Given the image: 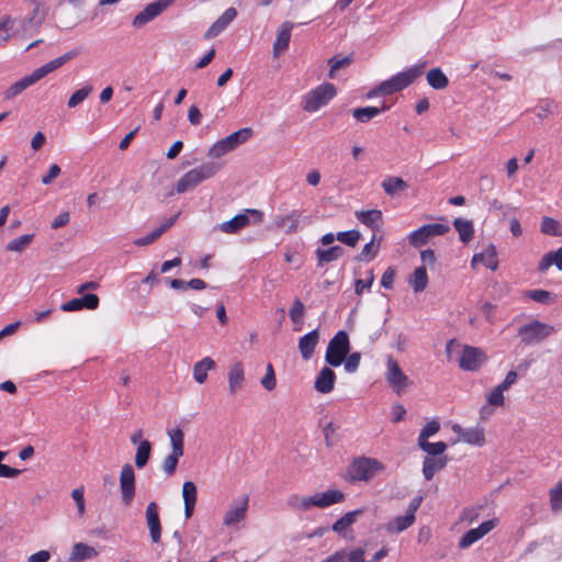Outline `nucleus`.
<instances>
[{"mask_svg":"<svg viewBox=\"0 0 562 562\" xmlns=\"http://www.w3.org/2000/svg\"><path fill=\"white\" fill-rule=\"evenodd\" d=\"M215 368V361L211 357H204L193 366V378L199 384H203L207 379V371Z\"/></svg>","mask_w":562,"mask_h":562,"instance_id":"obj_35","label":"nucleus"},{"mask_svg":"<svg viewBox=\"0 0 562 562\" xmlns=\"http://www.w3.org/2000/svg\"><path fill=\"white\" fill-rule=\"evenodd\" d=\"M504 392L505 391H503L501 387L496 386L492 392L487 394V404L492 406H503L505 401Z\"/></svg>","mask_w":562,"mask_h":562,"instance_id":"obj_60","label":"nucleus"},{"mask_svg":"<svg viewBox=\"0 0 562 562\" xmlns=\"http://www.w3.org/2000/svg\"><path fill=\"white\" fill-rule=\"evenodd\" d=\"M176 0H156L138 12L132 22L134 27H143L166 11Z\"/></svg>","mask_w":562,"mask_h":562,"instance_id":"obj_11","label":"nucleus"},{"mask_svg":"<svg viewBox=\"0 0 562 562\" xmlns=\"http://www.w3.org/2000/svg\"><path fill=\"white\" fill-rule=\"evenodd\" d=\"M351 63V58L350 57H344V58H337V57H333L328 60V64L330 66V69H329V78L334 79L335 76H336V71L339 70L340 68H344L348 65H350Z\"/></svg>","mask_w":562,"mask_h":562,"instance_id":"obj_58","label":"nucleus"},{"mask_svg":"<svg viewBox=\"0 0 562 562\" xmlns=\"http://www.w3.org/2000/svg\"><path fill=\"white\" fill-rule=\"evenodd\" d=\"M380 241L381 238H376V235L373 234L371 240L363 246L362 251L356 257V259L358 261L373 260L378 255Z\"/></svg>","mask_w":562,"mask_h":562,"instance_id":"obj_45","label":"nucleus"},{"mask_svg":"<svg viewBox=\"0 0 562 562\" xmlns=\"http://www.w3.org/2000/svg\"><path fill=\"white\" fill-rule=\"evenodd\" d=\"M182 497L184 503V516L191 518L196 503V486L193 482L187 481L182 485Z\"/></svg>","mask_w":562,"mask_h":562,"instance_id":"obj_31","label":"nucleus"},{"mask_svg":"<svg viewBox=\"0 0 562 562\" xmlns=\"http://www.w3.org/2000/svg\"><path fill=\"white\" fill-rule=\"evenodd\" d=\"M360 360H361V355L359 352H353L350 355L348 353V356L346 357L345 370L348 373L356 372L359 368Z\"/></svg>","mask_w":562,"mask_h":562,"instance_id":"obj_62","label":"nucleus"},{"mask_svg":"<svg viewBox=\"0 0 562 562\" xmlns=\"http://www.w3.org/2000/svg\"><path fill=\"white\" fill-rule=\"evenodd\" d=\"M497 525V519L483 521L479 527L468 530L459 540L460 549H468L473 543L491 532Z\"/></svg>","mask_w":562,"mask_h":562,"instance_id":"obj_15","label":"nucleus"},{"mask_svg":"<svg viewBox=\"0 0 562 562\" xmlns=\"http://www.w3.org/2000/svg\"><path fill=\"white\" fill-rule=\"evenodd\" d=\"M98 555L99 552L94 547L88 546L83 542H77L72 546L68 562H83L86 560L94 559Z\"/></svg>","mask_w":562,"mask_h":562,"instance_id":"obj_28","label":"nucleus"},{"mask_svg":"<svg viewBox=\"0 0 562 562\" xmlns=\"http://www.w3.org/2000/svg\"><path fill=\"white\" fill-rule=\"evenodd\" d=\"M288 506L295 510L306 512L314 507V495L308 497H302L297 494H292L288 498Z\"/></svg>","mask_w":562,"mask_h":562,"instance_id":"obj_46","label":"nucleus"},{"mask_svg":"<svg viewBox=\"0 0 562 562\" xmlns=\"http://www.w3.org/2000/svg\"><path fill=\"white\" fill-rule=\"evenodd\" d=\"M425 66H426L425 63L419 64V65H414V66L407 68L406 70L392 76V78L394 79V81L397 86V89H400V91H402L403 89L411 86L418 77H420L423 75Z\"/></svg>","mask_w":562,"mask_h":562,"instance_id":"obj_23","label":"nucleus"},{"mask_svg":"<svg viewBox=\"0 0 562 562\" xmlns=\"http://www.w3.org/2000/svg\"><path fill=\"white\" fill-rule=\"evenodd\" d=\"M120 490L122 502L125 505H130L135 496V473L130 463L122 467L120 473Z\"/></svg>","mask_w":562,"mask_h":562,"instance_id":"obj_14","label":"nucleus"},{"mask_svg":"<svg viewBox=\"0 0 562 562\" xmlns=\"http://www.w3.org/2000/svg\"><path fill=\"white\" fill-rule=\"evenodd\" d=\"M318 339L319 334L317 329L307 333L299 339V350L304 360H310L313 357Z\"/></svg>","mask_w":562,"mask_h":562,"instance_id":"obj_29","label":"nucleus"},{"mask_svg":"<svg viewBox=\"0 0 562 562\" xmlns=\"http://www.w3.org/2000/svg\"><path fill=\"white\" fill-rule=\"evenodd\" d=\"M161 235L162 234L159 232V229L156 228L148 235L135 239L134 245L139 246V247L147 246V245L154 243L155 240H157Z\"/></svg>","mask_w":562,"mask_h":562,"instance_id":"obj_64","label":"nucleus"},{"mask_svg":"<svg viewBox=\"0 0 562 562\" xmlns=\"http://www.w3.org/2000/svg\"><path fill=\"white\" fill-rule=\"evenodd\" d=\"M92 90H93V87L91 85H87V86L78 89L70 95V98L68 99L67 105L69 108H76L77 105H79L81 102H83L88 98V95L92 92Z\"/></svg>","mask_w":562,"mask_h":562,"instance_id":"obj_51","label":"nucleus"},{"mask_svg":"<svg viewBox=\"0 0 562 562\" xmlns=\"http://www.w3.org/2000/svg\"><path fill=\"white\" fill-rule=\"evenodd\" d=\"M263 389L267 391H272L276 387V375L272 364L267 366V371L265 376L260 381Z\"/></svg>","mask_w":562,"mask_h":562,"instance_id":"obj_61","label":"nucleus"},{"mask_svg":"<svg viewBox=\"0 0 562 562\" xmlns=\"http://www.w3.org/2000/svg\"><path fill=\"white\" fill-rule=\"evenodd\" d=\"M419 448L430 456H440L447 450V443L443 441L429 442L428 440L418 441Z\"/></svg>","mask_w":562,"mask_h":562,"instance_id":"obj_50","label":"nucleus"},{"mask_svg":"<svg viewBox=\"0 0 562 562\" xmlns=\"http://www.w3.org/2000/svg\"><path fill=\"white\" fill-rule=\"evenodd\" d=\"M37 82V79L34 77L33 72L21 78L20 80L15 81L11 86H9L3 92L2 97L4 100H12L20 95L24 90H26L29 87L35 85Z\"/></svg>","mask_w":562,"mask_h":562,"instance_id":"obj_26","label":"nucleus"},{"mask_svg":"<svg viewBox=\"0 0 562 562\" xmlns=\"http://www.w3.org/2000/svg\"><path fill=\"white\" fill-rule=\"evenodd\" d=\"M558 105L554 101L544 99L540 100L538 105L536 106L537 116L539 119L546 117L548 114L553 113L557 110Z\"/></svg>","mask_w":562,"mask_h":562,"instance_id":"obj_55","label":"nucleus"},{"mask_svg":"<svg viewBox=\"0 0 562 562\" xmlns=\"http://www.w3.org/2000/svg\"><path fill=\"white\" fill-rule=\"evenodd\" d=\"M426 79L428 85L436 90H442L449 85L448 77L439 67L430 69L426 75Z\"/></svg>","mask_w":562,"mask_h":562,"instance_id":"obj_41","label":"nucleus"},{"mask_svg":"<svg viewBox=\"0 0 562 562\" xmlns=\"http://www.w3.org/2000/svg\"><path fill=\"white\" fill-rule=\"evenodd\" d=\"M383 191L393 196L398 192L405 191L408 188V184L401 177L387 176L381 183Z\"/></svg>","mask_w":562,"mask_h":562,"instance_id":"obj_39","label":"nucleus"},{"mask_svg":"<svg viewBox=\"0 0 562 562\" xmlns=\"http://www.w3.org/2000/svg\"><path fill=\"white\" fill-rule=\"evenodd\" d=\"M408 283L415 293L423 292L428 284L426 266L417 267L409 276Z\"/></svg>","mask_w":562,"mask_h":562,"instance_id":"obj_37","label":"nucleus"},{"mask_svg":"<svg viewBox=\"0 0 562 562\" xmlns=\"http://www.w3.org/2000/svg\"><path fill=\"white\" fill-rule=\"evenodd\" d=\"M355 215L360 223L372 231L380 229L382 222V212L380 210L357 211Z\"/></svg>","mask_w":562,"mask_h":562,"instance_id":"obj_32","label":"nucleus"},{"mask_svg":"<svg viewBox=\"0 0 562 562\" xmlns=\"http://www.w3.org/2000/svg\"><path fill=\"white\" fill-rule=\"evenodd\" d=\"M146 522L149 529L150 539L154 543H158L161 538V524L158 513V506L155 502H150L146 507Z\"/></svg>","mask_w":562,"mask_h":562,"instance_id":"obj_17","label":"nucleus"},{"mask_svg":"<svg viewBox=\"0 0 562 562\" xmlns=\"http://www.w3.org/2000/svg\"><path fill=\"white\" fill-rule=\"evenodd\" d=\"M36 11L37 10L34 11V16L29 20H13L10 18V23H7L5 27L0 31V47L3 46L11 37L26 32L29 26L33 24Z\"/></svg>","mask_w":562,"mask_h":562,"instance_id":"obj_16","label":"nucleus"},{"mask_svg":"<svg viewBox=\"0 0 562 562\" xmlns=\"http://www.w3.org/2000/svg\"><path fill=\"white\" fill-rule=\"evenodd\" d=\"M150 453L151 443L148 440L140 441L135 454V465L137 469H143L147 464Z\"/></svg>","mask_w":562,"mask_h":562,"instance_id":"obj_47","label":"nucleus"},{"mask_svg":"<svg viewBox=\"0 0 562 562\" xmlns=\"http://www.w3.org/2000/svg\"><path fill=\"white\" fill-rule=\"evenodd\" d=\"M263 213L257 209H246L229 221L220 224L218 228L225 234H236L251 224H261Z\"/></svg>","mask_w":562,"mask_h":562,"instance_id":"obj_8","label":"nucleus"},{"mask_svg":"<svg viewBox=\"0 0 562 562\" xmlns=\"http://www.w3.org/2000/svg\"><path fill=\"white\" fill-rule=\"evenodd\" d=\"M525 296L535 302L546 304V305L553 303L554 297H555V295L553 293H551L547 290H540V289L528 290L525 292Z\"/></svg>","mask_w":562,"mask_h":562,"instance_id":"obj_49","label":"nucleus"},{"mask_svg":"<svg viewBox=\"0 0 562 562\" xmlns=\"http://www.w3.org/2000/svg\"><path fill=\"white\" fill-rule=\"evenodd\" d=\"M335 381V372L330 368L324 367L316 376L314 387L319 393L327 394L334 390Z\"/></svg>","mask_w":562,"mask_h":562,"instance_id":"obj_27","label":"nucleus"},{"mask_svg":"<svg viewBox=\"0 0 562 562\" xmlns=\"http://www.w3.org/2000/svg\"><path fill=\"white\" fill-rule=\"evenodd\" d=\"M485 360L486 356L480 348L464 345L458 359V363L464 371H476Z\"/></svg>","mask_w":562,"mask_h":562,"instance_id":"obj_13","label":"nucleus"},{"mask_svg":"<svg viewBox=\"0 0 562 562\" xmlns=\"http://www.w3.org/2000/svg\"><path fill=\"white\" fill-rule=\"evenodd\" d=\"M363 513V509H356L346 513L333 525V530L339 535H341L348 527H350L356 520L357 517Z\"/></svg>","mask_w":562,"mask_h":562,"instance_id":"obj_43","label":"nucleus"},{"mask_svg":"<svg viewBox=\"0 0 562 562\" xmlns=\"http://www.w3.org/2000/svg\"><path fill=\"white\" fill-rule=\"evenodd\" d=\"M293 26L294 24L290 21H285L279 26L273 42V57H279L289 48Z\"/></svg>","mask_w":562,"mask_h":562,"instance_id":"obj_19","label":"nucleus"},{"mask_svg":"<svg viewBox=\"0 0 562 562\" xmlns=\"http://www.w3.org/2000/svg\"><path fill=\"white\" fill-rule=\"evenodd\" d=\"M416 516L405 513L403 516H397L385 526V530L390 533H400L408 529L415 522Z\"/></svg>","mask_w":562,"mask_h":562,"instance_id":"obj_33","label":"nucleus"},{"mask_svg":"<svg viewBox=\"0 0 562 562\" xmlns=\"http://www.w3.org/2000/svg\"><path fill=\"white\" fill-rule=\"evenodd\" d=\"M99 306V297L95 294H85L82 297L72 299L61 304L60 310L64 312H76L83 308L95 310Z\"/></svg>","mask_w":562,"mask_h":562,"instance_id":"obj_22","label":"nucleus"},{"mask_svg":"<svg viewBox=\"0 0 562 562\" xmlns=\"http://www.w3.org/2000/svg\"><path fill=\"white\" fill-rule=\"evenodd\" d=\"M304 311H305L304 304L301 302L300 299H295L293 301V304H292L290 311H289V316H290L291 321L294 324L302 323L303 316H304Z\"/></svg>","mask_w":562,"mask_h":562,"instance_id":"obj_54","label":"nucleus"},{"mask_svg":"<svg viewBox=\"0 0 562 562\" xmlns=\"http://www.w3.org/2000/svg\"><path fill=\"white\" fill-rule=\"evenodd\" d=\"M252 136V130L249 127L240 128L228 136L217 140L207 151V157L218 159L224 155L235 150L238 146L245 144Z\"/></svg>","mask_w":562,"mask_h":562,"instance_id":"obj_3","label":"nucleus"},{"mask_svg":"<svg viewBox=\"0 0 562 562\" xmlns=\"http://www.w3.org/2000/svg\"><path fill=\"white\" fill-rule=\"evenodd\" d=\"M453 226L456 231L459 233V237L462 243L468 244L470 240H472L474 236V228L471 221L456 218L453 221Z\"/></svg>","mask_w":562,"mask_h":562,"instance_id":"obj_42","label":"nucleus"},{"mask_svg":"<svg viewBox=\"0 0 562 562\" xmlns=\"http://www.w3.org/2000/svg\"><path fill=\"white\" fill-rule=\"evenodd\" d=\"M345 499V494L339 490H328L324 493L314 494V506L326 508L334 504L341 503Z\"/></svg>","mask_w":562,"mask_h":562,"instance_id":"obj_30","label":"nucleus"},{"mask_svg":"<svg viewBox=\"0 0 562 562\" xmlns=\"http://www.w3.org/2000/svg\"><path fill=\"white\" fill-rule=\"evenodd\" d=\"M384 378L396 395H402L412 384L409 378L403 372L398 362L391 355L386 357Z\"/></svg>","mask_w":562,"mask_h":562,"instance_id":"obj_7","label":"nucleus"},{"mask_svg":"<svg viewBox=\"0 0 562 562\" xmlns=\"http://www.w3.org/2000/svg\"><path fill=\"white\" fill-rule=\"evenodd\" d=\"M77 55V52L71 50L68 52L55 59H52L50 61L44 64L43 66L36 68L33 70L34 77L40 81L48 74L53 72L54 70L58 69L63 65H65L68 60L72 59Z\"/></svg>","mask_w":562,"mask_h":562,"instance_id":"obj_24","label":"nucleus"},{"mask_svg":"<svg viewBox=\"0 0 562 562\" xmlns=\"http://www.w3.org/2000/svg\"><path fill=\"white\" fill-rule=\"evenodd\" d=\"M552 266L562 270V246L555 251L546 254L538 263V270L543 273Z\"/></svg>","mask_w":562,"mask_h":562,"instance_id":"obj_40","label":"nucleus"},{"mask_svg":"<svg viewBox=\"0 0 562 562\" xmlns=\"http://www.w3.org/2000/svg\"><path fill=\"white\" fill-rule=\"evenodd\" d=\"M237 16L235 8L226 9L223 14L207 29L204 38L210 40L221 34Z\"/></svg>","mask_w":562,"mask_h":562,"instance_id":"obj_21","label":"nucleus"},{"mask_svg":"<svg viewBox=\"0 0 562 562\" xmlns=\"http://www.w3.org/2000/svg\"><path fill=\"white\" fill-rule=\"evenodd\" d=\"M550 505L553 512L562 509V483L557 484L550 491Z\"/></svg>","mask_w":562,"mask_h":562,"instance_id":"obj_56","label":"nucleus"},{"mask_svg":"<svg viewBox=\"0 0 562 562\" xmlns=\"http://www.w3.org/2000/svg\"><path fill=\"white\" fill-rule=\"evenodd\" d=\"M34 239V234H24L10 240L7 245V250L14 252L24 251Z\"/></svg>","mask_w":562,"mask_h":562,"instance_id":"obj_48","label":"nucleus"},{"mask_svg":"<svg viewBox=\"0 0 562 562\" xmlns=\"http://www.w3.org/2000/svg\"><path fill=\"white\" fill-rule=\"evenodd\" d=\"M384 464L374 458L360 457L352 460L348 467V477L351 482L372 480L379 472L384 470Z\"/></svg>","mask_w":562,"mask_h":562,"instance_id":"obj_2","label":"nucleus"},{"mask_svg":"<svg viewBox=\"0 0 562 562\" xmlns=\"http://www.w3.org/2000/svg\"><path fill=\"white\" fill-rule=\"evenodd\" d=\"M71 497L75 501L79 516H83L85 514V498H83V487H77L71 492Z\"/></svg>","mask_w":562,"mask_h":562,"instance_id":"obj_63","label":"nucleus"},{"mask_svg":"<svg viewBox=\"0 0 562 562\" xmlns=\"http://www.w3.org/2000/svg\"><path fill=\"white\" fill-rule=\"evenodd\" d=\"M540 229L543 234L551 236H559L562 234L560 223L552 217H543Z\"/></svg>","mask_w":562,"mask_h":562,"instance_id":"obj_52","label":"nucleus"},{"mask_svg":"<svg viewBox=\"0 0 562 562\" xmlns=\"http://www.w3.org/2000/svg\"><path fill=\"white\" fill-rule=\"evenodd\" d=\"M374 282L373 270L368 271V278L366 280L358 279L355 282V292L357 295H362L364 290H370Z\"/></svg>","mask_w":562,"mask_h":562,"instance_id":"obj_59","label":"nucleus"},{"mask_svg":"<svg viewBox=\"0 0 562 562\" xmlns=\"http://www.w3.org/2000/svg\"><path fill=\"white\" fill-rule=\"evenodd\" d=\"M350 351L348 334L339 330L328 342L325 360L331 367H339Z\"/></svg>","mask_w":562,"mask_h":562,"instance_id":"obj_6","label":"nucleus"},{"mask_svg":"<svg viewBox=\"0 0 562 562\" xmlns=\"http://www.w3.org/2000/svg\"><path fill=\"white\" fill-rule=\"evenodd\" d=\"M447 465V457L438 459L425 458L423 462V474L425 480L430 481L436 472L442 470Z\"/></svg>","mask_w":562,"mask_h":562,"instance_id":"obj_38","label":"nucleus"},{"mask_svg":"<svg viewBox=\"0 0 562 562\" xmlns=\"http://www.w3.org/2000/svg\"><path fill=\"white\" fill-rule=\"evenodd\" d=\"M554 333L553 326L537 319L518 328V336L524 345L539 344Z\"/></svg>","mask_w":562,"mask_h":562,"instance_id":"obj_9","label":"nucleus"},{"mask_svg":"<svg viewBox=\"0 0 562 562\" xmlns=\"http://www.w3.org/2000/svg\"><path fill=\"white\" fill-rule=\"evenodd\" d=\"M222 168L220 162L207 161L186 172L177 182L176 191L181 194L194 189L201 182L213 178Z\"/></svg>","mask_w":562,"mask_h":562,"instance_id":"obj_1","label":"nucleus"},{"mask_svg":"<svg viewBox=\"0 0 562 562\" xmlns=\"http://www.w3.org/2000/svg\"><path fill=\"white\" fill-rule=\"evenodd\" d=\"M249 497L247 495L239 496L231 503L228 509L223 517V525L231 528L235 527L247 517Z\"/></svg>","mask_w":562,"mask_h":562,"instance_id":"obj_12","label":"nucleus"},{"mask_svg":"<svg viewBox=\"0 0 562 562\" xmlns=\"http://www.w3.org/2000/svg\"><path fill=\"white\" fill-rule=\"evenodd\" d=\"M336 94L337 89L333 83H322L304 95L303 109L310 113L316 112L321 108L328 104L329 101L333 100Z\"/></svg>","mask_w":562,"mask_h":562,"instance_id":"obj_4","label":"nucleus"},{"mask_svg":"<svg viewBox=\"0 0 562 562\" xmlns=\"http://www.w3.org/2000/svg\"><path fill=\"white\" fill-rule=\"evenodd\" d=\"M449 231L450 227L441 223L426 224L413 231L408 236V240L413 247L419 248L427 244L430 238L442 236Z\"/></svg>","mask_w":562,"mask_h":562,"instance_id":"obj_10","label":"nucleus"},{"mask_svg":"<svg viewBox=\"0 0 562 562\" xmlns=\"http://www.w3.org/2000/svg\"><path fill=\"white\" fill-rule=\"evenodd\" d=\"M168 436L171 443V453L164 459L161 469L167 476H171L175 474L179 460L184 452V434L182 429L175 428L168 430Z\"/></svg>","mask_w":562,"mask_h":562,"instance_id":"obj_5","label":"nucleus"},{"mask_svg":"<svg viewBox=\"0 0 562 562\" xmlns=\"http://www.w3.org/2000/svg\"><path fill=\"white\" fill-rule=\"evenodd\" d=\"M440 429L438 420L434 419L428 422L420 430L417 441L428 440L429 437L436 435Z\"/></svg>","mask_w":562,"mask_h":562,"instance_id":"obj_57","label":"nucleus"},{"mask_svg":"<svg viewBox=\"0 0 562 562\" xmlns=\"http://www.w3.org/2000/svg\"><path fill=\"white\" fill-rule=\"evenodd\" d=\"M497 251L496 247L493 244H490L483 251L475 254L472 257L471 265L475 267L479 263L484 265L486 268L491 270H496L498 267L497 261Z\"/></svg>","mask_w":562,"mask_h":562,"instance_id":"obj_25","label":"nucleus"},{"mask_svg":"<svg viewBox=\"0 0 562 562\" xmlns=\"http://www.w3.org/2000/svg\"><path fill=\"white\" fill-rule=\"evenodd\" d=\"M228 393L235 395L240 391L246 382L245 369L241 361L233 363L227 372Z\"/></svg>","mask_w":562,"mask_h":562,"instance_id":"obj_18","label":"nucleus"},{"mask_svg":"<svg viewBox=\"0 0 562 562\" xmlns=\"http://www.w3.org/2000/svg\"><path fill=\"white\" fill-rule=\"evenodd\" d=\"M301 214L296 211L280 217L276 221V225L282 229H284L288 234H293L296 232L300 223Z\"/></svg>","mask_w":562,"mask_h":562,"instance_id":"obj_44","label":"nucleus"},{"mask_svg":"<svg viewBox=\"0 0 562 562\" xmlns=\"http://www.w3.org/2000/svg\"><path fill=\"white\" fill-rule=\"evenodd\" d=\"M344 254V249L340 246H333L328 249L317 248L315 250L317 266L323 267L326 263L338 260Z\"/></svg>","mask_w":562,"mask_h":562,"instance_id":"obj_36","label":"nucleus"},{"mask_svg":"<svg viewBox=\"0 0 562 562\" xmlns=\"http://www.w3.org/2000/svg\"><path fill=\"white\" fill-rule=\"evenodd\" d=\"M360 237H361L360 233L356 229L339 232L337 234V239L340 243H342L347 246H350V247H355L357 245V243L359 241Z\"/></svg>","mask_w":562,"mask_h":562,"instance_id":"obj_53","label":"nucleus"},{"mask_svg":"<svg viewBox=\"0 0 562 562\" xmlns=\"http://www.w3.org/2000/svg\"><path fill=\"white\" fill-rule=\"evenodd\" d=\"M452 430L458 434L462 441L473 445V446H483L485 443V435L484 430L481 427L474 428H462L460 425L454 424L452 426Z\"/></svg>","mask_w":562,"mask_h":562,"instance_id":"obj_20","label":"nucleus"},{"mask_svg":"<svg viewBox=\"0 0 562 562\" xmlns=\"http://www.w3.org/2000/svg\"><path fill=\"white\" fill-rule=\"evenodd\" d=\"M390 106L383 104L381 108L378 106H366V108H356L352 110V116L360 123H368L373 117L379 115L380 113L389 110Z\"/></svg>","mask_w":562,"mask_h":562,"instance_id":"obj_34","label":"nucleus"}]
</instances>
